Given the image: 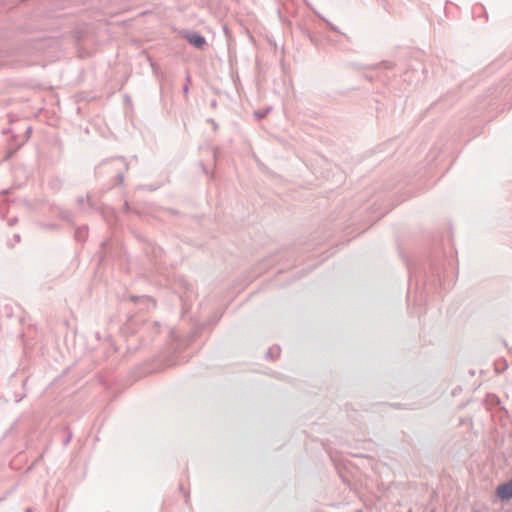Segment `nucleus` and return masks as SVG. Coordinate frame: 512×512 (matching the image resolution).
Segmentation results:
<instances>
[{
    "label": "nucleus",
    "mask_w": 512,
    "mask_h": 512,
    "mask_svg": "<svg viewBox=\"0 0 512 512\" xmlns=\"http://www.w3.org/2000/svg\"><path fill=\"white\" fill-rule=\"evenodd\" d=\"M497 496L502 500L512 498V479L504 484H501L496 489Z\"/></svg>",
    "instance_id": "1"
},
{
    "label": "nucleus",
    "mask_w": 512,
    "mask_h": 512,
    "mask_svg": "<svg viewBox=\"0 0 512 512\" xmlns=\"http://www.w3.org/2000/svg\"><path fill=\"white\" fill-rule=\"evenodd\" d=\"M187 40L190 44L197 48H202L205 44V38L197 33H191L187 35Z\"/></svg>",
    "instance_id": "2"
}]
</instances>
